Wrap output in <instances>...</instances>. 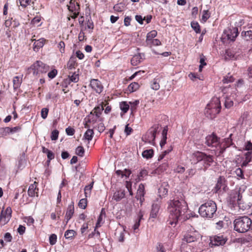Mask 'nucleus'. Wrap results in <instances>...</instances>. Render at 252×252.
Segmentation results:
<instances>
[{
	"instance_id": "nucleus-26",
	"label": "nucleus",
	"mask_w": 252,
	"mask_h": 252,
	"mask_svg": "<svg viewBox=\"0 0 252 252\" xmlns=\"http://www.w3.org/2000/svg\"><path fill=\"white\" fill-rule=\"evenodd\" d=\"M76 61V57L71 56L66 64V67L69 69L75 68L78 65Z\"/></svg>"
},
{
	"instance_id": "nucleus-46",
	"label": "nucleus",
	"mask_w": 252,
	"mask_h": 252,
	"mask_svg": "<svg viewBox=\"0 0 252 252\" xmlns=\"http://www.w3.org/2000/svg\"><path fill=\"white\" fill-rule=\"evenodd\" d=\"M66 79L69 80L70 83L72 82L77 83L79 81V75L74 72L71 75H69Z\"/></svg>"
},
{
	"instance_id": "nucleus-15",
	"label": "nucleus",
	"mask_w": 252,
	"mask_h": 252,
	"mask_svg": "<svg viewBox=\"0 0 252 252\" xmlns=\"http://www.w3.org/2000/svg\"><path fill=\"white\" fill-rule=\"evenodd\" d=\"M35 35H34L32 38V41L33 42V50L35 52H38L39 50L42 48L47 40L44 38H41L38 40L34 38Z\"/></svg>"
},
{
	"instance_id": "nucleus-54",
	"label": "nucleus",
	"mask_w": 252,
	"mask_h": 252,
	"mask_svg": "<svg viewBox=\"0 0 252 252\" xmlns=\"http://www.w3.org/2000/svg\"><path fill=\"white\" fill-rule=\"evenodd\" d=\"M210 17V13L208 10H203L202 20L205 22Z\"/></svg>"
},
{
	"instance_id": "nucleus-50",
	"label": "nucleus",
	"mask_w": 252,
	"mask_h": 252,
	"mask_svg": "<svg viewBox=\"0 0 252 252\" xmlns=\"http://www.w3.org/2000/svg\"><path fill=\"white\" fill-rule=\"evenodd\" d=\"M234 81V78L231 75H229L228 74L225 76L222 80V82L224 84L233 82Z\"/></svg>"
},
{
	"instance_id": "nucleus-25",
	"label": "nucleus",
	"mask_w": 252,
	"mask_h": 252,
	"mask_svg": "<svg viewBox=\"0 0 252 252\" xmlns=\"http://www.w3.org/2000/svg\"><path fill=\"white\" fill-rule=\"evenodd\" d=\"M21 130L20 126H16L14 127H5L1 129L6 133H14L20 131Z\"/></svg>"
},
{
	"instance_id": "nucleus-33",
	"label": "nucleus",
	"mask_w": 252,
	"mask_h": 252,
	"mask_svg": "<svg viewBox=\"0 0 252 252\" xmlns=\"http://www.w3.org/2000/svg\"><path fill=\"white\" fill-rule=\"evenodd\" d=\"M77 235V233L74 230L70 229L66 230L64 233V237L67 239H72Z\"/></svg>"
},
{
	"instance_id": "nucleus-3",
	"label": "nucleus",
	"mask_w": 252,
	"mask_h": 252,
	"mask_svg": "<svg viewBox=\"0 0 252 252\" xmlns=\"http://www.w3.org/2000/svg\"><path fill=\"white\" fill-rule=\"evenodd\" d=\"M190 160L194 164L203 161V170L205 171L214 162V158L212 155H207L204 152L196 151L191 155Z\"/></svg>"
},
{
	"instance_id": "nucleus-31",
	"label": "nucleus",
	"mask_w": 252,
	"mask_h": 252,
	"mask_svg": "<svg viewBox=\"0 0 252 252\" xmlns=\"http://www.w3.org/2000/svg\"><path fill=\"white\" fill-rule=\"evenodd\" d=\"M249 113L248 112H244L240 118L239 119L238 122L241 125H243L244 124H246V122L248 120L249 118Z\"/></svg>"
},
{
	"instance_id": "nucleus-2",
	"label": "nucleus",
	"mask_w": 252,
	"mask_h": 252,
	"mask_svg": "<svg viewBox=\"0 0 252 252\" xmlns=\"http://www.w3.org/2000/svg\"><path fill=\"white\" fill-rule=\"evenodd\" d=\"M230 137L227 138L223 139L221 141L220 138L219 137L214 133L207 135L205 138V144L208 147L216 148L220 150L219 155L222 154L225 149L230 147L232 144V140Z\"/></svg>"
},
{
	"instance_id": "nucleus-47",
	"label": "nucleus",
	"mask_w": 252,
	"mask_h": 252,
	"mask_svg": "<svg viewBox=\"0 0 252 252\" xmlns=\"http://www.w3.org/2000/svg\"><path fill=\"white\" fill-rule=\"evenodd\" d=\"M235 173L237 176L238 177V179H245L244 174V171L242 170V169L240 168H237L235 171Z\"/></svg>"
},
{
	"instance_id": "nucleus-45",
	"label": "nucleus",
	"mask_w": 252,
	"mask_h": 252,
	"mask_svg": "<svg viewBox=\"0 0 252 252\" xmlns=\"http://www.w3.org/2000/svg\"><path fill=\"white\" fill-rule=\"evenodd\" d=\"M241 35L244 37L246 40H250L252 39V31L251 30L243 31L241 33Z\"/></svg>"
},
{
	"instance_id": "nucleus-55",
	"label": "nucleus",
	"mask_w": 252,
	"mask_h": 252,
	"mask_svg": "<svg viewBox=\"0 0 252 252\" xmlns=\"http://www.w3.org/2000/svg\"><path fill=\"white\" fill-rule=\"evenodd\" d=\"M57 241V236L55 234H51L49 237V243L50 245H55Z\"/></svg>"
},
{
	"instance_id": "nucleus-41",
	"label": "nucleus",
	"mask_w": 252,
	"mask_h": 252,
	"mask_svg": "<svg viewBox=\"0 0 252 252\" xmlns=\"http://www.w3.org/2000/svg\"><path fill=\"white\" fill-rule=\"evenodd\" d=\"M224 98H225L224 106L226 108H230L233 105V101L230 97L226 95L224 96Z\"/></svg>"
},
{
	"instance_id": "nucleus-21",
	"label": "nucleus",
	"mask_w": 252,
	"mask_h": 252,
	"mask_svg": "<svg viewBox=\"0 0 252 252\" xmlns=\"http://www.w3.org/2000/svg\"><path fill=\"white\" fill-rule=\"evenodd\" d=\"M74 213V203L72 202V204L69 205L66 212L65 213V219L66 220V224H67L68 221L71 219Z\"/></svg>"
},
{
	"instance_id": "nucleus-1",
	"label": "nucleus",
	"mask_w": 252,
	"mask_h": 252,
	"mask_svg": "<svg viewBox=\"0 0 252 252\" xmlns=\"http://www.w3.org/2000/svg\"><path fill=\"white\" fill-rule=\"evenodd\" d=\"M168 204L167 209L169 214L167 221L169 224L175 226L179 221H184L189 219L186 214L188 206L184 200L174 199L170 200Z\"/></svg>"
},
{
	"instance_id": "nucleus-62",
	"label": "nucleus",
	"mask_w": 252,
	"mask_h": 252,
	"mask_svg": "<svg viewBox=\"0 0 252 252\" xmlns=\"http://www.w3.org/2000/svg\"><path fill=\"white\" fill-rule=\"evenodd\" d=\"M49 112V109L47 108H42L41 112V117L45 119L47 118Z\"/></svg>"
},
{
	"instance_id": "nucleus-24",
	"label": "nucleus",
	"mask_w": 252,
	"mask_h": 252,
	"mask_svg": "<svg viewBox=\"0 0 252 252\" xmlns=\"http://www.w3.org/2000/svg\"><path fill=\"white\" fill-rule=\"evenodd\" d=\"M252 159V151L247 152L244 154V158L243 161L241 164L242 167H246Z\"/></svg>"
},
{
	"instance_id": "nucleus-16",
	"label": "nucleus",
	"mask_w": 252,
	"mask_h": 252,
	"mask_svg": "<svg viewBox=\"0 0 252 252\" xmlns=\"http://www.w3.org/2000/svg\"><path fill=\"white\" fill-rule=\"evenodd\" d=\"M145 193V186L143 184L141 183L139 185L136 195V198L140 201L141 204H142L145 200L144 195Z\"/></svg>"
},
{
	"instance_id": "nucleus-59",
	"label": "nucleus",
	"mask_w": 252,
	"mask_h": 252,
	"mask_svg": "<svg viewBox=\"0 0 252 252\" xmlns=\"http://www.w3.org/2000/svg\"><path fill=\"white\" fill-rule=\"evenodd\" d=\"M58 48L59 49V50L61 53H63L65 51V43L63 41H60L58 45Z\"/></svg>"
},
{
	"instance_id": "nucleus-27",
	"label": "nucleus",
	"mask_w": 252,
	"mask_h": 252,
	"mask_svg": "<svg viewBox=\"0 0 252 252\" xmlns=\"http://www.w3.org/2000/svg\"><path fill=\"white\" fill-rule=\"evenodd\" d=\"M125 196V193L124 190H119L116 191L113 196V199L116 201H119Z\"/></svg>"
},
{
	"instance_id": "nucleus-19",
	"label": "nucleus",
	"mask_w": 252,
	"mask_h": 252,
	"mask_svg": "<svg viewBox=\"0 0 252 252\" xmlns=\"http://www.w3.org/2000/svg\"><path fill=\"white\" fill-rule=\"evenodd\" d=\"M94 29V24L91 19V17H89V18H86V21L85 23V26L83 27V29H81V30H83L84 31L88 30L89 32L92 33Z\"/></svg>"
},
{
	"instance_id": "nucleus-36",
	"label": "nucleus",
	"mask_w": 252,
	"mask_h": 252,
	"mask_svg": "<svg viewBox=\"0 0 252 252\" xmlns=\"http://www.w3.org/2000/svg\"><path fill=\"white\" fill-rule=\"evenodd\" d=\"M168 164L164 163L152 172V174H159L160 172L166 170L168 168Z\"/></svg>"
},
{
	"instance_id": "nucleus-20",
	"label": "nucleus",
	"mask_w": 252,
	"mask_h": 252,
	"mask_svg": "<svg viewBox=\"0 0 252 252\" xmlns=\"http://www.w3.org/2000/svg\"><path fill=\"white\" fill-rule=\"evenodd\" d=\"M160 207V204L158 201L152 204L150 213V217L151 218H156L157 217Z\"/></svg>"
},
{
	"instance_id": "nucleus-10",
	"label": "nucleus",
	"mask_w": 252,
	"mask_h": 252,
	"mask_svg": "<svg viewBox=\"0 0 252 252\" xmlns=\"http://www.w3.org/2000/svg\"><path fill=\"white\" fill-rule=\"evenodd\" d=\"M159 127L158 124H155L147 131L143 136L145 142L151 143L155 141L157 132Z\"/></svg>"
},
{
	"instance_id": "nucleus-64",
	"label": "nucleus",
	"mask_w": 252,
	"mask_h": 252,
	"mask_svg": "<svg viewBox=\"0 0 252 252\" xmlns=\"http://www.w3.org/2000/svg\"><path fill=\"white\" fill-rule=\"evenodd\" d=\"M245 149L248 152L252 151V143L251 141H248L245 143Z\"/></svg>"
},
{
	"instance_id": "nucleus-49",
	"label": "nucleus",
	"mask_w": 252,
	"mask_h": 252,
	"mask_svg": "<svg viewBox=\"0 0 252 252\" xmlns=\"http://www.w3.org/2000/svg\"><path fill=\"white\" fill-rule=\"evenodd\" d=\"M147 45H149L150 47L152 46H158L161 44V42L158 39H153L151 40L149 42L146 43Z\"/></svg>"
},
{
	"instance_id": "nucleus-53",
	"label": "nucleus",
	"mask_w": 252,
	"mask_h": 252,
	"mask_svg": "<svg viewBox=\"0 0 252 252\" xmlns=\"http://www.w3.org/2000/svg\"><path fill=\"white\" fill-rule=\"evenodd\" d=\"M237 204L239 208L243 211L249 208V206L244 202L242 198L241 199V201L237 203Z\"/></svg>"
},
{
	"instance_id": "nucleus-40",
	"label": "nucleus",
	"mask_w": 252,
	"mask_h": 252,
	"mask_svg": "<svg viewBox=\"0 0 252 252\" xmlns=\"http://www.w3.org/2000/svg\"><path fill=\"white\" fill-rule=\"evenodd\" d=\"M226 58H229V59L232 60H236L237 58V56L234 53V51H232L231 49H227L225 52Z\"/></svg>"
},
{
	"instance_id": "nucleus-18",
	"label": "nucleus",
	"mask_w": 252,
	"mask_h": 252,
	"mask_svg": "<svg viewBox=\"0 0 252 252\" xmlns=\"http://www.w3.org/2000/svg\"><path fill=\"white\" fill-rule=\"evenodd\" d=\"M242 198V195L239 191H235L233 192L230 195V202L233 204L235 205L241 201Z\"/></svg>"
},
{
	"instance_id": "nucleus-7",
	"label": "nucleus",
	"mask_w": 252,
	"mask_h": 252,
	"mask_svg": "<svg viewBox=\"0 0 252 252\" xmlns=\"http://www.w3.org/2000/svg\"><path fill=\"white\" fill-rule=\"evenodd\" d=\"M221 110V104L220 98L214 97L207 105L205 109V114L210 119L214 118Z\"/></svg>"
},
{
	"instance_id": "nucleus-56",
	"label": "nucleus",
	"mask_w": 252,
	"mask_h": 252,
	"mask_svg": "<svg viewBox=\"0 0 252 252\" xmlns=\"http://www.w3.org/2000/svg\"><path fill=\"white\" fill-rule=\"evenodd\" d=\"M124 8V4L122 3H118V4H115L113 7L114 10L116 11H117V12L123 11Z\"/></svg>"
},
{
	"instance_id": "nucleus-61",
	"label": "nucleus",
	"mask_w": 252,
	"mask_h": 252,
	"mask_svg": "<svg viewBox=\"0 0 252 252\" xmlns=\"http://www.w3.org/2000/svg\"><path fill=\"white\" fill-rule=\"evenodd\" d=\"M100 123L97 125L96 126L97 130L101 133L105 130V127L103 122H99Z\"/></svg>"
},
{
	"instance_id": "nucleus-28",
	"label": "nucleus",
	"mask_w": 252,
	"mask_h": 252,
	"mask_svg": "<svg viewBox=\"0 0 252 252\" xmlns=\"http://www.w3.org/2000/svg\"><path fill=\"white\" fill-rule=\"evenodd\" d=\"M120 108L122 111L121 115L122 116L127 112L129 109V105L126 101H122L120 103Z\"/></svg>"
},
{
	"instance_id": "nucleus-8",
	"label": "nucleus",
	"mask_w": 252,
	"mask_h": 252,
	"mask_svg": "<svg viewBox=\"0 0 252 252\" xmlns=\"http://www.w3.org/2000/svg\"><path fill=\"white\" fill-rule=\"evenodd\" d=\"M49 70V66L40 61H37L28 69L29 73H32L35 78L38 79L46 74Z\"/></svg>"
},
{
	"instance_id": "nucleus-22",
	"label": "nucleus",
	"mask_w": 252,
	"mask_h": 252,
	"mask_svg": "<svg viewBox=\"0 0 252 252\" xmlns=\"http://www.w3.org/2000/svg\"><path fill=\"white\" fill-rule=\"evenodd\" d=\"M67 6L70 12L80 11V5L76 0H70L69 5Z\"/></svg>"
},
{
	"instance_id": "nucleus-17",
	"label": "nucleus",
	"mask_w": 252,
	"mask_h": 252,
	"mask_svg": "<svg viewBox=\"0 0 252 252\" xmlns=\"http://www.w3.org/2000/svg\"><path fill=\"white\" fill-rule=\"evenodd\" d=\"M38 183L36 181H34L33 184H31L29 186L28 193L29 196L30 197H34L36 196L37 197L38 196V190L39 189L37 188Z\"/></svg>"
},
{
	"instance_id": "nucleus-48",
	"label": "nucleus",
	"mask_w": 252,
	"mask_h": 252,
	"mask_svg": "<svg viewBox=\"0 0 252 252\" xmlns=\"http://www.w3.org/2000/svg\"><path fill=\"white\" fill-rule=\"evenodd\" d=\"M85 153V150L83 146H78L75 150V154L80 157H83Z\"/></svg>"
},
{
	"instance_id": "nucleus-58",
	"label": "nucleus",
	"mask_w": 252,
	"mask_h": 252,
	"mask_svg": "<svg viewBox=\"0 0 252 252\" xmlns=\"http://www.w3.org/2000/svg\"><path fill=\"white\" fill-rule=\"evenodd\" d=\"M158 192L159 193V196H163L164 195H166L168 193V189L166 188H165L164 187H161L158 189Z\"/></svg>"
},
{
	"instance_id": "nucleus-38",
	"label": "nucleus",
	"mask_w": 252,
	"mask_h": 252,
	"mask_svg": "<svg viewBox=\"0 0 252 252\" xmlns=\"http://www.w3.org/2000/svg\"><path fill=\"white\" fill-rule=\"evenodd\" d=\"M157 35V32L155 30H153L150 32H148L146 36V43L149 42L151 40L154 39V38Z\"/></svg>"
},
{
	"instance_id": "nucleus-13",
	"label": "nucleus",
	"mask_w": 252,
	"mask_h": 252,
	"mask_svg": "<svg viewBox=\"0 0 252 252\" xmlns=\"http://www.w3.org/2000/svg\"><path fill=\"white\" fill-rule=\"evenodd\" d=\"M238 30L237 28H232V29L225 30L222 36L223 39H227L230 41H234L236 37L238 35Z\"/></svg>"
},
{
	"instance_id": "nucleus-52",
	"label": "nucleus",
	"mask_w": 252,
	"mask_h": 252,
	"mask_svg": "<svg viewBox=\"0 0 252 252\" xmlns=\"http://www.w3.org/2000/svg\"><path fill=\"white\" fill-rule=\"evenodd\" d=\"M24 221L27 223V225L31 226L33 225L34 222L33 218L31 216L26 217L24 218Z\"/></svg>"
},
{
	"instance_id": "nucleus-60",
	"label": "nucleus",
	"mask_w": 252,
	"mask_h": 252,
	"mask_svg": "<svg viewBox=\"0 0 252 252\" xmlns=\"http://www.w3.org/2000/svg\"><path fill=\"white\" fill-rule=\"evenodd\" d=\"M57 73H58L57 70L56 69H53L52 70H51L49 72H48V76L50 79H53L57 75Z\"/></svg>"
},
{
	"instance_id": "nucleus-43",
	"label": "nucleus",
	"mask_w": 252,
	"mask_h": 252,
	"mask_svg": "<svg viewBox=\"0 0 252 252\" xmlns=\"http://www.w3.org/2000/svg\"><path fill=\"white\" fill-rule=\"evenodd\" d=\"M141 58L140 55L133 56L131 60V63L132 65L136 66L141 62Z\"/></svg>"
},
{
	"instance_id": "nucleus-39",
	"label": "nucleus",
	"mask_w": 252,
	"mask_h": 252,
	"mask_svg": "<svg viewBox=\"0 0 252 252\" xmlns=\"http://www.w3.org/2000/svg\"><path fill=\"white\" fill-rule=\"evenodd\" d=\"M35 0H19L20 5L23 8L27 7L28 5L33 4Z\"/></svg>"
},
{
	"instance_id": "nucleus-37",
	"label": "nucleus",
	"mask_w": 252,
	"mask_h": 252,
	"mask_svg": "<svg viewBox=\"0 0 252 252\" xmlns=\"http://www.w3.org/2000/svg\"><path fill=\"white\" fill-rule=\"evenodd\" d=\"M70 83H71L69 82V80H67L66 78L63 79V82L61 83V86H62V90L64 93L66 94L69 92V90L67 89V88Z\"/></svg>"
},
{
	"instance_id": "nucleus-14",
	"label": "nucleus",
	"mask_w": 252,
	"mask_h": 252,
	"mask_svg": "<svg viewBox=\"0 0 252 252\" xmlns=\"http://www.w3.org/2000/svg\"><path fill=\"white\" fill-rule=\"evenodd\" d=\"M89 86L94 91L98 94L102 92L104 88L101 82L98 79H92L90 80Z\"/></svg>"
},
{
	"instance_id": "nucleus-57",
	"label": "nucleus",
	"mask_w": 252,
	"mask_h": 252,
	"mask_svg": "<svg viewBox=\"0 0 252 252\" xmlns=\"http://www.w3.org/2000/svg\"><path fill=\"white\" fill-rule=\"evenodd\" d=\"M59 132L58 130L55 129L54 130L51 135V139L52 140H56L58 138Z\"/></svg>"
},
{
	"instance_id": "nucleus-44",
	"label": "nucleus",
	"mask_w": 252,
	"mask_h": 252,
	"mask_svg": "<svg viewBox=\"0 0 252 252\" xmlns=\"http://www.w3.org/2000/svg\"><path fill=\"white\" fill-rule=\"evenodd\" d=\"M94 182L93 181L88 186H86L84 189L85 195L86 197H88V195H90L91 192V190L93 188Z\"/></svg>"
},
{
	"instance_id": "nucleus-34",
	"label": "nucleus",
	"mask_w": 252,
	"mask_h": 252,
	"mask_svg": "<svg viewBox=\"0 0 252 252\" xmlns=\"http://www.w3.org/2000/svg\"><path fill=\"white\" fill-rule=\"evenodd\" d=\"M140 85L137 82H132L127 87V91L130 93L135 92L139 88Z\"/></svg>"
},
{
	"instance_id": "nucleus-63",
	"label": "nucleus",
	"mask_w": 252,
	"mask_h": 252,
	"mask_svg": "<svg viewBox=\"0 0 252 252\" xmlns=\"http://www.w3.org/2000/svg\"><path fill=\"white\" fill-rule=\"evenodd\" d=\"M65 132L68 135L72 136L75 133V129L71 127H68L65 129Z\"/></svg>"
},
{
	"instance_id": "nucleus-5",
	"label": "nucleus",
	"mask_w": 252,
	"mask_h": 252,
	"mask_svg": "<svg viewBox=\"0 0 252 252\" xmlns=\"http://www.w3.org/2000/svg\"><path fill=\"white\" fill-rule=\"evenodd\" d=\"M234 229L239 233H245L252 228V220L247 216L240 217L233 222Z\"/></svg>"
},
{
	"instance_id": "nucleus-32",
	"label": "nucleus",
	"mask_w": 252,
	"mask_h": 252,
	"mask_svg": "<svg viewBox=\"0 0 252 252\" xmlns=\"http://www.w3.org/2000/svg\"><path fill=\"white\" fill-rule=\"evenodd\" d=\"M88 128V130L84 133V137L85 139L90 142L92 140L94 137V132L93 129H90V128Z\"/></svg>"
},
{
	"instance_id": "nucleus-30",
	"label": "nucleus",
	"mask_w": 252,
	"mask_h": 252,
	"mask_svg": "<svg viewBox=\"0 0 252 252\" xmlns=\"http://www.w3.org/2000/svg\"><path fill=\"white\" fill-rule=\"evenodd\" d=\"M22 76H15L13 79V88L14 89L19 88L22 83Z\"/></svg>"
},
{
	"instance_id": "nucleus-35",
	"label": "nucleus",
	"mask_w": 252,
	"mask_h": 252,
	"mask_svg": "<svg viewBox=\"0 0 252 252\" xmlns=\"http://www.w3.org/2000/svg\"><path fill=\"white\" fill-rule=\"evenodd\" d=\"M159 83L160 80L159 78H154L151 83V88L154 90H158L160 88Z\"/></svg>"
},
{
	"instance_id": "nucleus-29",
	"label": "nucleus",
	"mask_w": 252,
	"mask_h": 252,
	"mask_svg": "<svg viewBox=\"0 0 252 252\" xmlns=\"http://www.w3.org/2000/svg\"><path fill=\"white\" fill-rule=\"evenodd\" d=\"M154 155V151L153 149L144 150L142 153V157L147 159L152 158Z\"/></svg>"
},
{
	"instance_id": "nucleus-4",
	"label": "nucleus",
	"mask_w": 252,
	"mask_h": 252,
	"mask_svg": "<svg viewBox=\"0 0 252 252\" xmlns=\"http://www.w3.org/2000/svg\"><path fill=\"white\" fill-rule=\"evenodd\" d=\"M217 207L216 203L213 200H208L199 208L198 212L203 218L211 219L216 216Z\"/></svg>"
},
{
	"instance_id": "nucleus-42",
	"label": "nucleus",
	"mask_w": 252,
	"mask_h": 252,
	"mask_svg": "<svg viewBox=\"0 0 252 252\" xmlns=\"http://www.w3.org/2000/svg\"><path fill=\"white\" fill-rule=\"evenodd\" d=\"M191 27L196 33H199L201 32L200 26L199 23L196 21L191 22Z\"/></svg>"
},
{
	"instance_id": "nucleus-12",
	"label": "nucleus",
	"mask_w": 252,
	"mask_h": 252,
	"mask_svg": "<svg viewBox=\"0 0 252 252\" xmlns=\"http://www.w3.org/2000/svg\"><path fill=\"white\" fill-rule=\"evenodd\" d=\"M12 209L8 207L3 211L2 210L0 215V225L3 226L7 224L12 217Z\"/></svg>"
},
{
	"instance_id": "nucleus-6",
	"label": "nucleus",
	"mask_w": 252,
	"mask_h": 252,
	"mask_svg": "<svg viewBox=\"0 0 252 252\" xmlns=\"http://www.w3.org/2000/svg\"><path fill=\"white\" fill-rule=\"evenodd\" d=\"M103 108H100L99 106L95 107L87 116L85 124V128H90V124L94 125L97 122H103L104 118L101 117Z\"/></svg>"
},
{
	"instance_id": "nucleus-11",
	"label": "nucleus",
	"mask_w": 252,
	"mask_h": 252,
	"mask_svg": "<svg viewBox=\"0 0 252 252\" xmlns=\"http://www.w3.org/2000/svg\"><path fill=\"white\" fill-rule=\"evenodd\" d=\"M210 242L209 245L211 247H213V246H223L225 244L227 239L223 235L219 234L211 236L210 237Z\"/></svg>"
},
{
	"instance_id": "nucleus-23",
	"label": "nucleus",
	"mask_w": 252,
	"mask_h": 252,
	"mask_svg": "<svg viewBox=\"0 0 252 252\" xmlns=\"http://www.w3.org/2000/svg\"><path fill=\"white\" fill-rule=\"evenodd\" d=\"M148 175V171L145 168L141 169L137 175V178L135 179L136 182L143 181L146 179Z\"/></svg>"
},
{
	"instance_id": "nucleus-9",
	"label": "nucleus",
	"mask_w": 252,
	"mask_h": 252,
	"mask_svg": "<svg viewBox=\"0 0 252 252\" xmlns=\"http://www.w3.org/2000/svg\"><path fill=\"white\" fill-rule=\"evenodd\" d=\"M201 237V235L198 231L190 229L185 232L183 234L182 241L187 243L197 242Z\"/></svg>"
},
{
	"instance_id": "nucleus-51",
	"label": "nucleus",
	"mask_w": 252,
	"mask_h": 252,
	"mask_svg": "<svg viewBox=\"0 0 252 252\" xmlns=\"http://www.w3.org/2000/svg\"><path fill=\"white\" fill-rule=\"evenodd\" d=\"M87 205V200L86 198H82L80 200L78 203L79 208L85 209Z\"/></svg>"
}]
</instances>
